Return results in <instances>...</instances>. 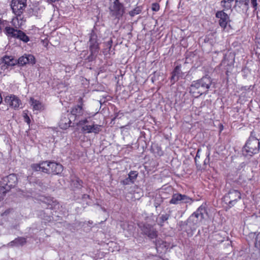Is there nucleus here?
I'll return each mask as SVG.
<instances>
[{
	"label": "nucleus",
	"mask_w": 260,
	"mask_h": 260,
	"mask_svg": "<svg viewBox=\"0 0 260 260\" xmlns=\"http://www.w3.org/2000/svg\"><path fill=\"white\" fill-rule=\"evenodd\" d=\"M5 102L10 107L14 109L19 108L21 104L20 100L16 96L13 95L7 96L5 99Z\"/></svg>",
	"instance_id": "obj_14"
},
{
	"label": "nucleus",
	"mask_w": 260,
	"mask_h": 260,
	"mask_svg": "<svg viewBox=\"0 0 260 260\" xmlns=\"http://www.w3.org/2000/svg\"><path fill=\"white\" fill-rule=\"evenodd\" d=\"M253 132L251 133V136L243 148V152L246 155L252 156L258 153L259 151L260 143L258 139L253 135Z\"/></svg>",
	"instance_id": "obj_3"
},
{
	"label": "nucleus",
	"mask_w": 260,
	"mask_h": 260,
	"mask_svg": "<svg viewBox=\"0 0 260 260\" xmlns=\"http://www.w3.org/2000/svg\"><path fill=\"white\" fill-rule=\"evenodd\" d=\"M26 243V239L25 238L19 237L9 242L7 244V246L10 247L23 246Z\"/></svg>",
	"instance_id": "obj_19"
},
{
	"label": "nucleus",
	"mask_w": 260,
	"mask_h": 260,
	"mask_svg": "<svg viewBox=\"0 0 260 260\" xmlns=\"http://www.w3.org/2000/svg\"><path fill=\"white\" fill-rule=\"evenodd\" d=\"M89 46L91 52L90 56H93L98 52L99 47L98 36L94 31H92L90 34Z\"/></svg>",
	"instance_id": "obj_9"
},
{
	"label": "nucleus",
	"mask_w": 260,
	"mask_h": 260,
	"mask_svg": "<svg viewBox=\"0 0 260 260\" xmlns=\"http://www.w3.org/2000/svg\"><path fill=\"white\" fill-rule=\"evenodd\" d=\"M138 173L137 171H132L128 174V177L123 181V183L128 184L129 182L133 183L137 178Z\"/></svg>",
	"instance_id": "obj_22"
},
{
	"label": "nucleus",
	"mask_w": 260,
	"mask_h": 260,
	"mask_svg": "<svg viewBox=\"0 0 260 260\" xmlns=\"http://www.w3.org/2000/svg\"><path fill=\"white\" fill-rule=\"evenodd\" d=\"M241 199V194L238 190H230L223 197L225 203L231 208Z\"/></svg>",
	"instance_id": "obj_4"
},
{
	"label": "nucleus",
	"mask_w": 260,
	"mask_h": 260,
	"mask_svg": "<svg viewBox=\"0 0 260 260\" xmlns=\"http://www.w3.org/2000/svg\"><path fill=\"white\" fill-rule=\"evenodd\" d=\"M141 230L144 234L147 235L151 239L155 238L157 236V232L150 224H144L141 228Z\"/></svg>",
	"instance_id": "obj_13"
},
{
	"label": "nucleus",
	"mask_w": 260,
	"mask_h": 260,
	"mask_svg": "<svg viewBox=\"0 0 260 260\" xmlns=\"http://www.w3.org/2000/svg\"><path fill=\"white\" fill-rule=\"evenodd\" d=\"M207 216V212L205 206H201L197 210L189 217V220L192 221L195 225L199 224Z\"/></svg>",
	"instance_id": "obj_5"
},
{
	"label": "nucleus",
	"mask_w": 260,
	"mask_h": 260,
	"mask_svg": "<svg viewBox=\"0 0 260 260\" xmlns=\"http://www.w3.org/2000/svg\"><path fill=\"white\" fill-rule=\"evenodd\" d=\"M180 68L179 66H176L172 72V75L171 76V81L173 83H174L176 81H177L179 79V75L180 74Z\"/></svg>",
	"instance_id": "obj_23"
},
{
	"label": "nucleus",
	"mask_w": 260,
	"mask_h": 260,
	"mask_svg": "<svg viewBox=\"0 0 260 260\" xmlns=\"http://www.w3.org/2000/svg\"><path fill=\"white\" fill-rule=\"evenodd\" d=\"M17 64V60L13 57L6 56L3 57L2 62V69H5Z\"/></svg>",
	"instance_id": "obj_17"
},
{
	"label": "nucleus",
	"mask_w": 260,
	"mask_h": 260,
	"mask_svg": "<svg viewBox=\"0 0 260 260\" xmlns=\"http://www.w3.org/2000/svg\"><path fill=\"white\" fill-rule=\"evenodd\" d=\"M249 0H235L234 9L239 13L244 14L248 16Z\"/></svg>",
	"instance_id": "obj_10"
},
{
	"label": "nucleus",
	"mask_w": 260,
	"mask_h": 260,
	"mask_svg": "<svg viewBox=\"0 0 260 260\" xmlns=\"http://www.w3.org/2000/svg\"><path fill=\"white\" fill-rule=\"evenodd\" d=\"M2 98L1 94H0V104L2 103Z\"/></svg>",
	"instance_id": "obj_39"
},
{
	"label": "nucleus",
	"mask_w": 260,
	"mask_h": 260,
	"mask_svg": "<svg viewBox=\"0 0 260 260\" xmlns=\"http://www.w3.org/2000/svg\"><path fill=\"white\" fill-rule=\"evenodd\" d=\"M256 1H257V0H251V4L252 5V6L255 10H256V9H257V4L256 3Z\"/></svg>",
	"instance_id": "obj_34"
},
{
	"label": "nucleus",
	"mask_w": 260,
	"mask_h": 260,
	"mask_svg": "<svg viewBox=\"0 0 260 260\" xmlns=\"http://www.w3.org/2000/svg\"><path fill=\"white\" fill-rule=\"evenodd\" d=\"M88 122V121L87 118H85L84 119H82L80 121H79L78 123V125L79 126H83L86 125L85 124L87 123Z\"/></svg>",
	"instance_id": "obj_31"
},
{
	"label": "nucleus",
	"mask_w": 260,
	"mask_h": 260,
	"mask_svg": "<svg viewBox=\"0 0 260 260\" xmlns=\"http://www.w3.org/2000/svg\"><path fill=\"white\" fill-rule=\"evenodd\" d=\"M169 218V215L167 214H162L159 217L160 220H161L160 222V225H162V223L166 220H167Z\"/></svg>",
	"instance_id": "obj_28"
},
{
	"label": "nucleus",
	"mask_w": 260,
	"mask_h": 260,
	"mask_svg": "<svg viewBox=\"0 0 260 260\" xmlns=\"http://www.w3.org/2000/svg\"><path fill=\"white\" fill-rule=\"evenodd\" d=\"M15 38L19 39L20 40L26 43L29 41V38L23 31L19 30L16 32Z\"/></svg>",
	"instance_id": "obj_25"
},
{
	"label": "nucleus",
	"mask_w": 260,
	"mask_h": 260,
	"mask_svg": "<svg viewBox=\"0 0 260 260\" xmlns=\"http://www.w3.org/2000/svg\"><path fill=\"white\" fill-rule=\"evenodd\" d=\"M226 64L229 66V67L225 69V70H226V72H229V70H230L232 68V64L229 65V63H228L227 60H226L225 59L222 61V62H221L222 66L225 67Z\"/></svg>",
	"instance_id": "obj_30"
},
{
	"label": "nucleus",
	"mask_w": 260,
	"mask_h": 260,
	"mask_svg": "<svg viewBox=\"0 0 260 260\" xmlns=\"http://www.w3.org/2000/svg\"><path fill=\"white\" fill-rule=\"evenodd\" d=\"M32 169L36 171H42L48 174H58L63 170V167L60 164L55 162L43 161L39 164H33Z\"/></svg>",
	"instance_id": "obj_2"
},
{
	"label": "nucleus",
	"mask_w": 260,
	"mask_h": 260,
	"mask_svg": "<svg viewBox=\"0 0 260 260\" xmlns=\"http://www.w3.org/2000/svg\"><path fill=\"white\" fill-rule=\"evenodd\" d=\"M102 125L93 124L92 125H85L82 126L81 131L85 133L98 134L101 131Z\"/></svg>",
	"instance_id": "obj_15"
},
{
	"label": "nucleus",
	"mask_w": 260,
	"mask_h": 260,
	"mask_svg": "<svg viewBox=\"0 0 260 260\" xmlns=\"http://www.w3.org/2000/svg\"><path fill=\"white\" fill-rule=\"evenodd\" d=\"M235 0H222L220 2V5L224 11H228L232 8L233 3Z\"/></svg>",
	"instance_id": "obj_21"
},
{
	"label": "nucleus",
	"mask_w": 260,
	"mask_h": 260,
	"mask_svg": "<svg viewBox=\"0 0 260 260\" xmlns=\"http://www.w3.org/2000/svg\"><path fill=\"white\" fill-rule=\"evenodd\" d=\"M5 30L7 34L13 37H15L16 32L18 31V30L15 29L14 28L10 27H6Z\"/></svg>",
	"instance_id": "obj_26"
},
{
	"label": "nucleus",
	"mask_w": 260,
	"mask_h": 260,
	"mask_svg": "<svg viewBox=\"0 0 260 260\" xmlns=\"http://www.w3.org/2000/svg\"><path fill=\"white\" fill-rule=\"evenodd\" d=\"M2 23H0V34L2 32Z\"/></svg>",
	"instance_id": "obj_38"
},
{
	"label": "nucleus",
	"mask_w": 260,
	"mask_h": 260,
	"mask_svg": "<svg viewBox=\"0 0 260 260\" xmlns=\"http://www.w3.org/2000/svg\"><path fill=\"white\" fill-rule=\"evenodd\" d=\"M31 105L32 106L33 109L35 110H41L43 109L42 104L37 100H34L33 98L30 99Z\"/></svg>",
	"instance_id": "obj_24"
},
{
	"label": "nucleus",
	"mask_w": 260,
	"mask_h": 260,
	"mask_svg": "<svg viewBox=\"0 0 260 260\" xmlns=\"http://www.w3.org/2000/svg\"><path fill=\"white\" fill-rule=\"evenodd\" d=\"M142 11V9L140 7H137L133 10L129 12L130 16L133 17L136 15L139 14Z\"/></svg>",
	"instance_id": "obj_27"
},
{
	"label": "nucleus",
	"mask_w": 260,
	"mask_h": 260,
	"mask_svg": "<svg viewBox=\"0 0 260 260\" xmlns=\"http://www.w3.org/2000/svg\"><path fill=\"white\" fill-rule=\"evenodd\" d=\"M200 151V149H199L198 150L196 156L195 158H194V160H195L196 162H197L198 158H200V155H199Z\"/></svg>",
	"instance_id": "obj_36"
},
{
	"label": "nucleus",
	"mask_w": 260,
	"mask_h": 260,
	"mask_svg": "<svg viewBox=\"0 0 260 260\" xmlns=\"http://www.w3.org/2000/svg\"><path fill=\"white\" fill-rule=\"evenodd\" d=\"M215 16L218 18L219 25L225 29L228 23L230 22V17L223 10L218 11L216 13Z\"/></svg>",
	"instance_id": "obj_12"
},
{
	"label": "nucleus",
	"mask_w": 260,
	"mask_h": 260,
	"mask_svg": "<svg viewBox=\"0 0 260 260\" xmlns=\"http://www.w3.org/2000/svg\"><path fill=\"white\" fill-rule=\"evenodd\" d=\"M84 113V111L81 105H77L73 108L71 111V114L74 115L75 117L82 116Z\"/></svg>",
	"instance_id": "obj_20"
},
{
	"label": "nucleus",
	"mask_w": 260,
	"mask_h": 260,
	"mask_svg": "<svg viewBox=\"0 0 260 260\" xmlns=\"http://www.w3.org/2000/svg\"><path fill=\"white\" fill-rule=\"evenodd\" d=\"M80 101H82V98H80Z\"/></svg>",
	"instance_id": "obj_42"
},
{
	"label": "nucleus",
	"mask_w": 260,
	"mask_h": 260,
	"mask_svg": "<svg viewBox=\"0 0 260 260\" xmlns=\"http://www.w3.org/2000/svg\"><path fill=\"white\" fill-rule=\"evenodd\" d=\"M212 83L211 78L208 76L194 81L190 87V92L192 96L198 98L203 94H207Z\"/></svg>",
	"instance_id": "obj_1"
},
{
	"label": "nucleus",
	"mask_w": 260,
	"mask_h": 260,
	"mask_svg": "<svg viewBox=\"0 0 260 260\" xmlns=\"http://www.w3.org/2000/svg\"><path fill=\"white\" fill-rule=\"evenodd\" d=\"M43 45L45 46V47H47V46L48 45V42L47 41H45L44 40L43 41Z\"/></svg>",
	"instance_id": "obj_37"
},
{
	"label": "nucleus",
	"mask_w": 260,
	"mask_h": 260,
	"mask_svg": "<svg viewBox=\"0 0 260 260\" xmlns=\"http://www.w3.org/2000/svg\"><path fill=\"white\" fill-rule=\"evenodd\" d=\"M26 117H27V118L28 119V120H29V117H28L27 115H26Z\"/></svg>",
	"instance_id": "obj_40"
},
{
	"label": "nucleus",
	"mask_w": 260,
	"mask_h": 260,
	"mask_svg": "<svg viewBox=\"0 0 260 260\" xmlns=\"http://www.w3.org/2000/svg\"><path fill=\"white\" fill-rule=\"evenodd\" d=\"M5 190L3 187H0V202L3 199L5 194Z\"/></svg>",
	"instance_id": "obj_33"
},
{
	"label": "nucleus",
	"mask_w": 260,
	"mask_h": 260,
	"mask_svg": "<svg viewBox=\"0 0 260 260\" xmlns=\"http://www.w3.org/2000/svg\"><path fill=\"white\" fill-rule=\"evenodd\" d=\"M255 247L260 250V235L258 234L255 238Z\"/></svg>",
	"instance_id": "obj_29"
},
{
	"label": "nucleus",
	"mask_w": 260,
	"mask_h": 260,
	"mask_svg": "<svg viewBox=\"0 0 260 260\" xmlns=\"http://www.w3.org/2000/svg\"><path fill=\"white\" fill-rule=\"evenodd\" d=\"M69 115L67 113L62 115L59 122V126L61 128L66 129L70 126L71 120L69 117Z\"/></svg>",
	"instance_id": "obj_18"
},
{
	"label": "nucleus",
	"mask_w": 260,
	"mask_h": 260,
	"mask_svg": "<svg viewBox=\"0 0 260 260\" xmlns=\"http://www.w3.org/2000/svg\"><path fill=\"white\" fill-rule=\"evenodd\" d=\"M35 58L32 55L25 54L18 58L17 60V63L21 66H24L27 63L34 64L35 63Z\"/></svg>",
	"instance_id": "obj_16"
},
{
	"label": "nucleus",
	"mask_w": 260,
	"mask_h": 260,
	"mask_svg": "<svg viewBox=\"0 0 260 260\" xmlns=\"http://www.w3.org/2000/svg\"><path fill=\"white\" fill-rule=\"evenodd\" d=\"M0 23H2V21L0 19Z\"/></svg>",
	"instance_id": "obj_41"
},
{
	"label": "nucleus",
	"mask_w": 260,
	"mask_h": 260,
	"mask_svg": "<svg viewBox=\"0 0 260 260\" xmlns=\"http://www.w3.org/2000/svg\"><path fill=\"white\" fill-rule=\"evenodd\" d=\"M111 15L119 19L124 13V8L118 0H115L113 4L109 8Z\"/></svg>",
	"instance_id": "obj_7"
},
{
	"label": "nucleus",
	"mask_w": 260,
	"mask_h": 260,
	"mask_svg": "<svg viewBox=\"0 0 260 260\" xmlns=\"http://www.w3.org/2000/svg\"><path fill=\"white\" fill-rule=\"evenodd\" d=\"M162 201L161 199L159 198L158 200V202H156V200L155 201L154 203V206L156 208H157L160 204V202H161Z\"/></svg>",
	"instance_id": "obj_35"
},
{
	"label": "nucleus",
	"mask_w": 260,
	"mask_h": 260,
	"mask_svg": "<svg viewBox=\"0 0 260 260\" xmlns=\"http://www.w3.org/2000/svg\"><path fill=\"white\" fill-rule=\"evenodd\" d=\"M192 202V199L186 195L175 193L172 196V199L170 201V203L176 205L182 203H191Z\"/></svg>",
	"instance_id": "obj_11"
},
{
	"label": "nucleus",
	"mask_w": 260,
	"mask_h": 260,
	"mask_svg": "<svg viewBox=\"0 0 260 260\" xmlns=\"http://www.w3.org/2000/svg\"><path fill=\"white\" fill-rule=\"evenodd\" d=\"M17 177L14 174H11L9 175L4 177L2 181V186L0 187H3L5 190V192L10 190L11 188L14 187L17 184Z\"/></svg>",
	"instance_id": "obj_6"
},
{
	"label": "nucleus",
	"mask_w": 260,
	"mask_h": 260,
	"mask_svg": "<svg viewBox=\"0 0 260 260\" xmlns=\"http://www.w3.org/2000/svg\"><path fill=\"white\" fill-rule=\"evenodd\" d=\"M152 10L153 11H158L159 10V5L157 3H153L152 5Z\"/></svg>",
	"instance_id": "obj_32"
},
{
	"label": "nucleus",
	"mask_w": 260,
	"mask_h": 260,
	"mask_svg": "<svg viewBox=\"0 0 260 260\" xmlns=\"http://www.w3.org/2000/svg\"><path fill=\"white\" fill-rule=\"evenodd\" d=\"M11 6L14 13L20 16L26 6V0H12Z\"/></svg>",
	"instance_id": "obj_8"
}]
</instances>
